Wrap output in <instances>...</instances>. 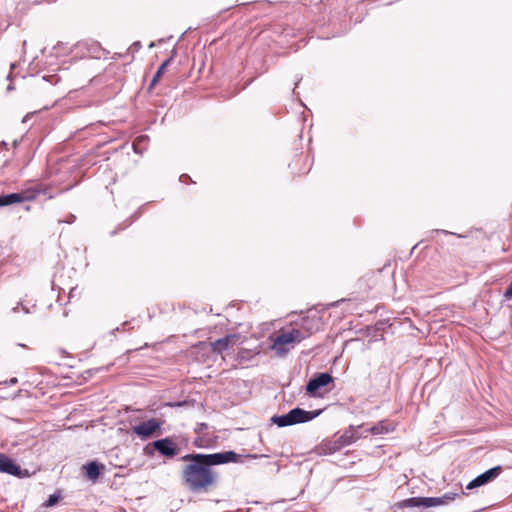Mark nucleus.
<instances>
[{"instance_id": "nucleus-1", "label": "nucleus", "mask_w": 512, "mask_h": 512, "mask_svg": "<svg viewBox=\"0 0 512 512\" xmlns=\"http://www.w3.org/2000/svg\"><path fill=\"white\" fill-rule=\"evenodd\" d=\"M239 455L233 451L213 454L191 453L181 457L188 462L182 470L181 477L186 488L191 492H203L212 487L218 478L212 466L237 462Z\"/></svg>"}, {"instance_id": "nucleus-2", "label": "nucleus", "mask_w": 512, "mask_h": 512, "mask_svg": "<svg viewBox=\"0 0 512 512\" xmlns=\"http://www.w3.org/2000/svg\"><path fill=\"white\" fill-rule=\"evenodd\" d=\"M306 337V333L296 328L282 332L273 339L272 350L277 356L283 357Z\"/></svg>"}, {"instance_id": "nucleus-3", "label": "nucleus", "mask_w": 512, "mask_h": 512, "mask_svg": "<svg viewBox=\"0 0 512 512\" xmlns=\"http://www.w3.org/2000/svg\"><path fill=\"white\" fill-rule=\"evenodd\" d=\"M321 412V410L306 411L301 408H294L285 415L273 416L271 420L278 427H286L311 421L319 416Z\"/></svg>"}, {"instance_id": "nucleus-4", "label": "nucleus", "mask_w": 512, "mask_h": 512, "mask_svg": "<svg viewBox=\"0 0 512 512\" xmlns=\"http://www.w3.org/2000/svg\"><path fill=\"white\" fill-rule=\"evenodd\" d=\"M162 424L163 422L159 419L151 418L147 421L134 425L132 427V431L141 440H147L161 429Z\"/></svg>"}, {"instance_id": "nucleus-5", "label": "nucleus", "mask_w": 512, "mask_h": 512, "mask_svg": "<svg viewBox=\"0 0 512 512\" xmlns=\"http://www.w3.org/2000/svg\"><path fill=\"white\" fill-rule=\"evenodd\" d=\"M152 446L156 451H158L162 456L167 458H173L178 454L179 449L177 448L175 442L169 438H162L152 442L151 444L145 447V451L148 452L149 447Z\"/></svg>"}, {"instance_id": "nucleus-6", "label": "nucleus", "mask_w": 512, "mask_h": 512, "mask_svg": "<svg viewBox=\"0 0 512 512\" xmlns=\"http://www.w3.org/2000/svg\"><path fill=\"white\" fill-rule=\"evenodd\" d=\"M354 441L353 431H345L338 440L334 442L324 443L320 446V450L325 453H333L343 446L350 445Z\"/></svg>"}, {"instance_id": "nucleus-7", "label": "nucleus", "mask_w": 512, "mask_h": 512, "mask_svg": "<svg viewBox=\"0 0 512 512\" xmlns=\"http://www.w3.org/2000/svg\"><path fill=\"white\" fill-rule=\"evenodd\" d=\"M500 472H501L500 466L493 467V468L485 471L484 473L478 475L472 481H470L467 484L466 489L472 490L474 488L481 487V486L491 482L493 479H495L500 474Z\"/></svg>"}, {"instance_id": "nucleus-8", "label": "nucleus", "mask_w": 512, "mask_h": 512, "mask_svg": "<svg viewBox=\"0 0 512 512\" xmlns=\"http://www.w3.org/2000/svg\"><path fill=\"white\" fill-rule=\"evenodd\" d=\"M333 381L332 376L329 373H320L316 377L309 380L306 385V391L310 395H315L317 390L327 386Z\"/></svg>"}, {"instance_id": "nucleus-9", "label": "nucleus", "mask_w": 512, "mask_h": 512, "mask_svg": "<svg viewBox=\"0 0 512 512\" xmlns=\"http://www.w3.org/2000/svg\"><path fill=\"white\" fill-rule=\"evenodd\" d=\"M238 336L235 334L227 335L210 343L211 349L215 353H222L235 344Z\"/></svg>"}, {"instance_id": "nucleus-10", "label": "nucleus", "mask_w": 512, "mask_h": 512, "mask_svg": "<svg viewBox=\"0 0 512 512\" xmlns=\"http://www.w3.org/2000/svg\"><path fill=\"white\" fill-rule=\"evenodd\" d=\"M459 494L455 492H447L440 497H426V508L444 506L453 502Z\"/></svg>"}, {"instance_id": "nucleus-11", "label": "nucleus", "mask_w": 512, "mask_h": 512, "mask_svg": "<svg viewBox=\"0 0 512 512\" xmlns=\"http://www.w3.org/2000/svg\"><path fill=\"white\" fill-rule=\"evenodd\" d=\"M0 472L13 476H19L21 473V468L15 464L14 461L8 456L0 453Z\"/></svg>"}, {"instance_id": "nucleus-12", "label": "nucleus", "mask_w": 512, "mask_h": 512, "mask_svg": "<svg viewBox=\"0 0 512 512\" xmlns=\"http://www.w3.org/2000/svg\"><path fill=\"white\" fill-rule=\"evenodd\" d=\"M29 198L24 196L22 193H11L7 195H0V208L15 203H21Z\"/></svg>"}, {"instance_id": "nucleus-13", "label": "nucleus", "mask_w": 512, "mask_h": 512, "mask_svg": "<svg viewBox=\"0 0 512 512\" xmlns=\"http://www.w3.org/2000/svg\"><path fill=\"white\" fill-rule=\"evenodd\" d=\"M103 468V466L99 465L97 462H89L88 464L83 466V469L85 470L86 477L90 480H96L100 475V469Z\"/></svg>"}, {"instance_id": "nucleus-14", "label": "nucleus", "mask_w": 512, "mask_h": 512, "mask_svg": "<svg viewBox=\"0 0 512 512\" xmlns=\"http://www.w3.org/2000/svg\"><path fill=\"white\" fill-rule=\"evenodd\" d=\"M426 497H411L401 501L398 506L404 507H426Z\"/></svg>"}, {"instance_id": "nucleus-15", "label": "nucleus", "mask_w": 512, "mask_h": 512, "mask_svg": "<svg viewBox=\"0 0 512 512\" xmlns=\"http://www.w3.org/2000/svg\"><path fill=\"white\" fill-rule=\"evenodd\" d=\"M171 59H168L166 61H164L160 67L158 68L157 72L155 73L152 81H151V84H150V87L152 88L160 79L162 73L164 72L165 68L168 66V64L170 63Z\"/></svg>"}, {"instance_id": "nucleus-16", "label": "nucleus", "mask_w": 512, "mask_h": 512, "mask_svg": "<svg viewBox=\"0 0 512 512\" xmlns=\"http://www.w3.org/2000/svg\"><path fill=\"white\" fill-rule=\"evenodd\" d=\"M60 499L59 495L52 494L48 497V499L45 501L44 506L45 507H51L54 506Z\"/></svg>"}, {"instance_id": "nucleus-17", "label": "nucleus", "mask_w": 512, "mask_h": 512, "mask_svg": "<svg viewBox=\"0 0 512 512\" xmlns=\"http://www.w3.org/2000/svg\"><path fill=\"white\" fill-rule=\"evenodd\" d=\"M146 139H147L146 136H140L134 141L133 148H134L135 152L140 151V146L142 143H144L146 141Z\"/></svg>"}, {"instance_id": "nucleus-18", "label": "nucleus", "mask_w": 512, "mask_h": 512, "mask_svg": "<svg viewBox=\"0 0 512 512\" xmlns=\"http://www.w3.org/2000/svg\"><path fill=\"white\" fill-rule=\"evenodd\" d=\"M207 429H208V425L206 423H198L195 427V432L202 433Z\"/></svg>"}, {"instance_id": "nucleus-19", "label": "nucleus", "mask_w": 512, "mask_h": 512, "mask_svg": "<svg viewBox=\"0 0 512 512\" xmlns=\"http://www.w3.org/2000/svg\"><path fill=\"white\" fill-rule=\"evenodd\" d=\"M504 297L507 300H510L512 298V282L510 283V285L508 286V288L504 292Z\"/></svg>"}, {"instance_id": "nucleus-20", "label": "nucleus", "mask_w": 512, "mask_h": 512, "mask_svg": "<svg viewBox=\"0 0 512 512\" xmlns=\"http://www.w3.org/2000/svg\"><path fill=\"white\" fill-rule=\"evenodd\" d=\"M17 382H18L17 378H12V379H10L9 384H10V385H14V384H16Z\"/></svg>"}, {"instance_id": "nucleus-21", "label": "nucleus", "mask_w": 512, "mask_h": 512, "mask_svg": "<svg viewBox=\"0 0 512 512\" xmlns=\"http://www.w3.org/2000/svg\"><path fill=\"white\" fill-rule=\"evenodd\" d=\"M439 232H441V233H443V234H445V235H447V234H452L451 232H449V231H447V230H440Z\"/></svg>"}, {"instance_id": "nucleus-22", "label": "nucleus", "mask_w": 512, "mask_h": 512, "mask_svg": "<svg viewBox=\"0 0 512 512\" xmlns=\"http://www.w3.org/2000/svg\"><path fill=\"white\" fill-rule=\"evenodd\" d=\"M250 457L256 459V458H259V457H267L266 455H261V456H258V455H251Z\"/></svg>"}, {"instance_id": "nucleus-23", "label": "nucleus", "mask_w": 512, "mask_h": 512, "mask_svg": "<svg viewBox=\"0 0 512 512\" xmlns=\"http://www.w3.org/2000/svg\"><path fill=\"white\" fill-rule=\"evenodd\" d=\"M184 178H188V176H187V175H182V176H180V181H184V180H183Z\"/></svg>"}]
</instances>
